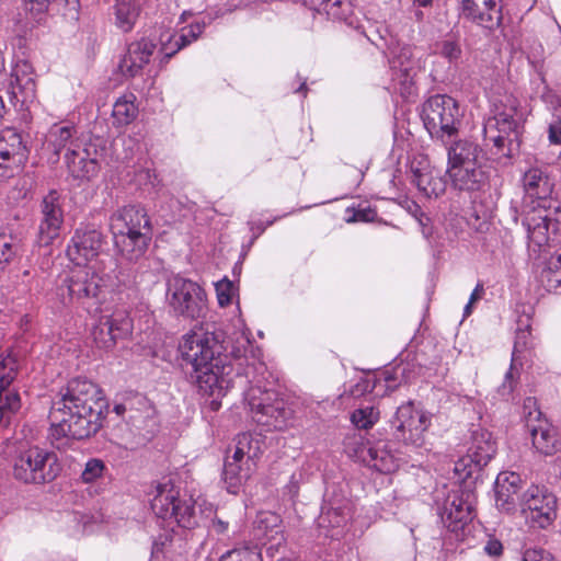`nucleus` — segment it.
<instances>
[{"instance_id":"nucleus-1","label":"nucleus","mask_w":561,"mask_h":561,"mask_svg":"<svg viewBox=\"0 0 561 561\" xmlns=\"http://www.w3.org/2000/svg\"><path fill=\"white\" fill-rule=\"evenodd\" d=\"M108 403L92 381L75 378L60 391L49 412L50 437L84 439L102 427Z\"/></svg>"},{"instance_id":"nucleus-2","label":"nucleus","mask_w":561,"mask_h":561,"mask_svg":"<svg viewBox=\"0 0 561 561\" xmlns=\"http://www.w3.org/2000/svg\"><path fill=\"white\" fill-rule=\"evenodd\" d=\"M214 332L192 330L182 336L179 352L192 366L197 386L208 396H224L232 387V366Z\"/></svg>"},{"instance_id":"nucleus-3","label":"nucleus","mask_w":561,"mask_h":561,"mask_svg":"<svg viewBox=\"0 0 561 561\" xmlns=\"http://www.w3.org/2000/svg\"><path fill=\"white\" fill-rule=\"evenodd\" d=\"M110 230L114 243L128 260H137L145 254L151 241V224L146 210L129 205L115 210L110 217Z\"/></svg>"},{"instance_id":"nucleus-4","label":"nucleus","mask_w":561,"mask_h":561,"mask_svg":"<svg viewBox=\"0 0 561 561\" xmlns=\"http://www.w3.org/2000/svg\"><path fill=\"white\" fill-rule=\"evenodd\" d=\"M262 450L260 442L249 433L234 438L233 451L225 461L222 479L229 493L237 494L255 471L256 460Z\"/></svg>"},{"instance_id":"nucleus-5","label":"nucleus","mask_w":561,"mask_h":561,"mask_svg":"<svg viewBox=\"0 0 561 561\" xmlns=\"http://www.w3.org/2000/svg\"><path fill=\"white\" fill-rule=\"evenodd\" d=\"M165 304L175 317L196 320L206 314L207 296L195 282L173 275L167 280Z\"/></svg>"},{"instance_id":"nucleus-6","label":"nucleus","mask_w":561,"mask_h":561,"mask_svg":"<svg viewBox=\"0 0 561 561\" xmlns=\"http://www.w3.org/2000/svg\"><path fill=\"white\" fill-rule=\"evenodd\" d=\"M60 470L57 455L39 446L20 449L13 462L14 478L24 483L50 482Z\"/></svg>"},{"instance_id":"nucleus-7","label":"nucleus","mask_w":561,"mask_h":561,"mask_svg":"<svg viewBox=\"0 0 561 561\" xmlns=\"http://www.w3.org/2000/svg\"><path fill=\"white\" fill-rule=\"evenodd\" d=\"M422 118L433 138L445 140L458 133L461 113L455 99L436 94L424 103Z\"/></svg>"},{"instance_id":"nucleus-8","label":"nucleus","mask_w":561,"mask_h":561,"mask_svg":"<svg viewBox=\"0 0 561 561\" xmlns=\"http://www.w3.org/2000/svg\"><path fill=\"white\" fill-rule=\"evenodd\" d=\"M245 400L256 423L268 430L282 431L287 427L291 413L276 391L251 387L245 392Z\"/></svg>"},{"instance_id":"nucleus-9","label":"nucleus","mask_w":561,"mask_h":561,"mask_svg":"<svg viewBox=\"0 0 561 561\" xmlns=\"http://www.w3.org/2000/svg\"><path fill=\"white\" fill-rule=\"evenodd\" d=\"M70 300L82 301L96 298L113 284V277L105 272L102 262L87 266L76 265L65 280Z\"/></svg>"},{"instance_id":"nucleus-10","label":"nucleus","mask_w":561,"mask_h":561,"mask_svg":"<svg viewBox=\"0 0 561 561\" xmlns=\"http://www.w3.org/2000/svg\"><path fill=\"white\" fill-rule=\"evenodd\" d=\"M492 116L484 123V137L495 147L503 148L506 139L516 133L518 102L511 94L500 95L492 101Z\"/></svg>"},{"instance_id":"nucleus-11","label":"nucleus","mask_w":561,"mask_h":561,"mask_svg":"<svg viewBox=\"0 0 561 561\" xmlns=\"http://www.w3.org/2000/svg\"><path fill=\"white\" fill-rule=\"evenodd\" d=\"M520 514L533 528H546L557 516V499L545 486L530 485L523 494Z\"/></svg>"},{"instance_id":"nucleus-12","label":"nucleus","mask_w":561,"mask_h":561,"mask_svg":"<svg viewBox=\"0 0 561 561\" xmlns=\"http://www.w3.org/2000/svg\"><path fill=\"white\" fill-rule=\"evenodd\" d=\"M552 202L525 210L522 224L527 231L529 245L541 248L549 240L550 230L561 236V209L552 207Z\"/></svg>"},{"instance_id":"nucleus-13","label":"nucleus","mask_w":561,"mask_h":561,"mask_svg":"<svg viewBox=\"0 0 561 561\" xmlns=\"http://www.w3.org/2000/svg\"><path fill=\"white\" fill-rule=\"evenodd\" d=\"M393 424L399 439L407 445L421 447L424 434L431 426V414L409 401L397 409Z\"/></svg>"},{"instance_id":"nucleus-14","label":"nucleus","mask_w":561,"mask_h":561,"mask_svg":"<svg viewBox=\"0 0 561 561\" xmlns=\"http://www.w3.org/2000/svg\"><path fill=\"white\" fill-rule=\"evenodd\" d=\"M496 453V443L490 432L477 430L471 434L467 454L455 463V472L461 478L470 477L489 463Z\"/></svg>"},{"instance_id":"nucleus-15","label":"nucleus","mask_w":561,"mask_h":561,"mask_svg":"<svg viewBox=\"0 0 561 561\" xmlns=\"http://www.w3.org/2000/svg\"><path fill=\"white\" fill-rule=\"evenodd\" d=\"M390 68L394 89L402 95L414 93V77L421 68V61L415 57V49L410 45H397L390 48Z\"/></svg>"},{"instance_id":"nucleus-16","label":"nucleus","mask_w":561,"mask_h":561,"mask_svg":"<svg viewBox=\"0 0 561 561\" xmlns=\"http://www.w3.org/2000/svg\"><path fill=\"white\" fill-rule=\"evenodd\" d=\"M103 245V236L96 229L76 230L68 247L67 256L76 265L87 266L95 262L104 261L100 259ZM105 267V264H103Z\"/></svg>"},{"instance_id":"nucleus-17","label":"nucleus","mask_w":561,"mask_h":561,"mask_svg":"<svg viewBox=\"0 0 561 561\" xmlns=\"http://www.w3.org/2000/svg\"><path fill=\"white\" fill-rule=\"evenodd\" d=\"M18 375V360L12 354L0 359V425H7L21 408L18 392L8 388Z\"/></svg>"},{"instance_id":"nucleus-18","label":"nucleus","mask_w":561,"mask_h":561,"mask_svg":"<svg viewBox=\"0 0 561 561\" xmlns=\"http://www.w3.org/2000/svg\"><path fill=\"white\" fill-rule=\"evenodd\" d=\"M64 222L62 198L51 190L42 201V220L38 228V242L49 245L59 236Z\"/></svg>"},{"instance_id":"nucleus-19","label":"nucleus","mask_w":561,"mask_h":561,"mask_svg":"<svg viewBox=\"0 0 561 561\" xmlns=\"http://www.w3.org/2000/svg\"><path fill=\"white\" fill-rule=\"evenodd\" d=\"M9 93L11 101L21 107L32 104L36 99V82L32 65L19 59L12 67Z\"/></svg>"},{"instance_id":"nucleus-20","label":"nucleus","mask_w":561,"mask_h":561,"mask_svg":"<svg viewBox=\"0 0 561 561\" xmlns=\"http://www.w3.org/2000/svg\"><path fill=\"white\" fill-rule=\"evenodd\" d=\"M523 187L525 191L523 217L525 210L548 204L553 191V184L548 175L539 168H530L523 176Z\"/></svg>"},{"instance_id":"nucleus-21","label":"nucleus","mask_w":561,"mask_h":561,"mask_svg":"<svg viewBox=\"0 0 561 561\" xmlns=\"http://www.w3.org/2000/svg\"><path fill=\"white\" fill-rule=\"evenodd\" d=\"M470 494L462 490L451 491L445 502L442 519L451 531H458L471 520Z\"/></svg>"},{"instance_id":"nucleus-22","label":"nucleus","mask_w":561,"mask_h":561,"mask_svg":"<svg viewBox=\"0 0 561 561\" xmlns=\"http://www.w3.org/2000/svg\"><path fill=\"white\" fill-rule=\"evenodd\" d=\"M411 182L427 198H437L446 191L445 180L425 159L411 163Z\"/></svg>"},{"instance_id":"nucleus-23","label":"nucleus","mask_w":561,"mask_h":561,"mask_svg":"<svg viewBox=\"0 0 561 561\" xmlns=\"http://www.w3.org/2000/svg\"><path fill=\"white\" fill-rule=\"evenodd\" d=\"M357 448L353 449V456L366 466L382 472L390 473L399 467V460L385 445L370 446L359 437Z\"/></svg>"},{"instance_id":"nucleus-24","label":"nucleus","mask_w":561,"mask_h":561,"mask_svg":"<svg viewBox=\"0 0 561 561\" xmlns=\"http://www.w3.org/2000/svg\"><path fill=\"white\" fill-rule=\"evenodd\" d=\"M461 15L472 23L492 30L501 21L499 0H462Z\"/></svg>"},{"instance_id":"nucleus-25","label":"nucleus","mask_w":561,"mask_h":561,"mask_svg":"<svg viewBox=\"0 0 561 561\" xmlns=\"http://www.w3.org/2000/svg\"><path fill=\"white\" fill-rule=\"evenodd\" d=\"M154 49L156 45L147 38L130 43L127 53L118 65L121 73L127 78L140 75L145 65L149 62Z\"/></svg>"},{"instance_id":"nucleus-26","label":"nucleus","mask_w":561,"mask_h":561,"mask_svg":"<svg viewBox=\"0 0 561 561\" xmlns=\"http://www.w3.org/2000/svg\"><path fill=\"white\" fill-rule=\"evenodd\" d=\"M520 476L513 471L500 472L495 480L496 507L506 513H513L517 506V493L522 489Z\"/></svg>"},{"instance_id":"nucleus-27","label":"nucleus","mask_w":561,"mask_h":561,"mask_svg":"<svg viewBox=\"0 0 561 561\" xmlns=\"http://www.w3.org/2000/svg\"><path fill=\"white\" fill-rule=\"evenodd\" d=\"M205 23L195 22L185 26L179 34H165L161 36V51L167 58L172 57L183 47L196 41L204 32Z\"/></svg>"},{"instance_id":"nucleus-28","label":"nucleus","mask_w":561,"mask_h":561,"mask_svg":"<svg viewBox=\"0 0 561 561\" xmlns=\"http://www.w3.org/2000/svg\"><path fill=\"white\" fill-rule=\"evenodd\" d=\"M351 517L352 510L350 503L324 506L318 518V525L321 528L328 529L325 536L334 538L340 535V529L347 524Z\"/></svg>"},{"instance_id":"nucleus-29","label":"nucleus","mask_w":561,"mask_h":561,"mask_svg":"<svg viewBox=\"0 0 561 561\" xmlns=\"http://www.w3.org/2000/svg\"><path fill=\"white\" fill-rule=\"evenodd\" d=\"M180 491L171 483L164 482L157 486L156 495L151 500L154 514L163 519L172 518L176 514Z\"/></svg>"},{"instance_id":"nucleus-30","label":"nucleus","mask_w":561,"mask_h":561,"mask_svg":"<svg viewBox=\"0 0 561 561\" xmlns=\"http://www.w3.org/2000/svg\"><path fill=\"white\" fill-rule=\"evenodd\" d=\"M446 172L449 176L453 187L458 191H477L480 190L484 183V174L477 167V163H473L470 167L465 165L447 170Z\"/></svg>"},{"instance_id":"nucleus-31","label":"nucleus","mask_w":561,"mask_h":561,"mask_svg":"<svg viewBox=\"0 0 561 561\" xmlns=\"http://www.w3.org/2000/svg\"><path fill=\"white\" fill-rule=\"evenodd\" d=\"M479 147L470 140H458L447 150V170L477 163Z\"/></svg>"},{"instance_id":"nucleus-32","label":"nucleus","mask_w":561,"mask_h":561,"mask_svg":"<svg viewBox=\"0 0 561 561\" xmlns=\"http://www.w3.org/2000/svg\"><path fill=\"white\" fill-rule=\"evenodd\" d=\"M23 251V239L11 228H0V271H3Z\"/></svg>"},{"instance_id":"nucleus-33","label":"nucleus","mask_w":561,"mask_h":561,"mask_svg":"<svg viewBox=\"0 0 561 561\" xmlns=\"http://www.w3.org/2000/svg\"><path fill=\"white\" fill-rule=\"evenodd\" d=\"M530 435L533 446L539 454L551 456L556 453V431L546 421H539L538 425L530 426Z\"/></svg>"},{"instance_id":"nucleus-34","label":"nucleus","mask_w":561,"mask_h":561,"mask_svg":"<svg viewBox=\"0 0 561 561\" xmlns=\"http://www.w3.org/2000/svg\"><path fill=\"white\" fill-rule=\"evenodd\" d=\"M145 1L146 0H116L114 5L116 26L123 32L131 31Z\"/></svg>"},{"instance_id":"nucleus-35","label":"nucleus","mask_w":561,"mask_h":561,"mask_svg":"<svg viewBox=\"0 0 561 561\" xmlns=\"http://www.w3.org/2000/svg\"><path fill=\"white\" fill-rule=\"evenodd\" d=\"M137 115L138 106L136 105V96L133 93L119 96L113 104V124L117 127L130 124Z\"/></svg>"},{"instance_id":"nucleus-36","label":"nucleus","mask_w":561,"mask_h":561,"mask_svg":"<svg viewBox=\"0 0 561 561\" xmlns=\"http://www.w3.org/2000/svg\"><path fill=\"white\" fill-rule=\"evenodd\" d=\"M8 156L11 159L24 161L26 160V149L23 145L22 137L12 128L0 131V156Z\"/></svg>"},{"instance_id":"nucleus-37","label":"nucleus","mask_w":561,"mask_h":561,"mask_svg":"<svg viewBox=\"0 0 561 561\" xmlns=\"http://www.w3.org/2000/svg\"><path fill=\"white\" fill-rule=\"evenodd\" d=\"M89 153L85 151V157H79V154L71 150L66 153V162L69 171L76 178H90L98 171V163L94 158H87Z\"/></svg>"},{"instance_id":"nucleus-38","label":"nucleus","mask_w":561,"mask_h":561,"mask_svg":"<svg viewBox=\"0 0 561 561\" xmlns=\"http://www.w3.org/2000/svg\"><path fill=\"white\" fill-rule=\"evenodd\" d=\"M101 318L119 340L128 336L133 331V320L124 309L114 310L111 314Z\"/></svg>"},{"instance_id":"nucleus-39","label":"nucleus","mask_w":561,"mask_h":561,"mask_svg":"<svg viewBox=\"0 0 561 561\" xmlns=\"http://www.w3.org/2000/svg\"><path fill=\"white\" fill-rule=\"evenodd\" d=\"M73 136V128L70 126L62 125H54L50 127L47 136L46 144L48 148H51L55 154H59V152L67 146V144L71 140Z\"/></svg>"},{"instance_id":"nucleus-40","label":"nucleus","mask_w":561,"mask_h":561,"mask_svg":"<svg viewBox=\"0 0 561 561\" xmlns=\"http://www.w3.org/2000/svg\"><path fill=\"white\" fill-rule=\"evenodd\" d=\"M92 337L95 346L104 351L112 350L119 340L102 318L93 328Z\"/></svg>"},{"instance_id":"nucleus-41","label":"nucleus","mask_w":561,"mask_h":561,"mask_svg":"<svg viewBox=\"0 0 561 561\" xmlns=\"http://www.w3.org/2000/svg\"><path fill=\"white\" fill-rule=\"evenodd\" d=\"M279 517L273 513H261L255 520V528L257 534L255 537L259 540L271 539L274 537L273 534H278L277 529Z\"/></svg>"},{"instance_id":"nucleus-42","label":"nucleus","mask_w":561,"mask_h":561,"mask_svg":"<svg viewBox=\"0 0 561 561\" xmlns=\"http://www.w3.org/2000/svg\"><path fill=\"white\" fill-rule=\"evenodd\" d=\"M230 345V355L233 358L240 359L245 358L247 360L251 356L253 359L256 358V352L249 339V336L239 332L232 337L229 342Z\"/></svg>"},{"instance_id":"nucleus-43","label":"nucleus","mask_w":561,"mask_h":561,"mask_svg":"<svg viewBox=\"0 0 561 561\" xmlns=\"http://www.w3.org/2000/svg\"><path fill=\"white\" fill-rule=\"evenodd\" d=\"M34 274L30 270L12 273L9 276L8 289L18 294H25L31 290Z\"/></svg>"},{"instance_id":"nucleus-44","label":"nucleus","mask_w":561,"mask_h":561,"mask_svg":"<svg viewBox=\"0 0 561 561\" xmlns=\"http://www.w3.org/2000/svg\"><path fill=\"white\" fill-rule=\"evenodd\" d=\"M379 417V412L373 407H366L355 410L352 413L351 420L352 423L358 428H369L371 427Z\"/></svg>"},{"instance_id":"nucleus-45","label":"nucleus","mask_w":561,"mask_h":561,"mask_svg":"<svg viewBox=\"0 0 561 561\" xmlns=\"http://www.w3.org/2000/svg\"><path fill=\"white\" fill-rule=\"evenodd\" d=\"M219 561H262V554L256 546L243 547L228 551Z\"/></svg>"},{"instance_id":"nucleus-46","label":"nucleus","mask_w":561,"mask_h":561,"mask_svg":"<svg viewBox=\"0 0 561 561\" xmlns=\"http://www.w3.org/2000/svg\"><path fill=\"white\" fill-rule=\"evenodd\" d=\"M543 277H546L550 290L561 287V252L551 257Z\"/></svg>"},{"instance_id":"nucleus-47","label":"nucleus","mask_w":561,"mask_h":561,"mask_svg":"<svg viewBox=\"0 0 561 561\" xmlns=\"http://www.w3.org/2000/svg\"><path fill=\"white\" fill-rule=\"evenodd\" d=\"M172 518L182 527L191 528L195 525L194 506L188 502L179 501L176 505V514Z\"/></svg>"},{"instance_id":"nucleus-48","label":"nucleus","mask_w":561,"mask_h":561,"mask_svg":"<svg viewBox=\"0 0 561 561\" xmlns=\"http://www.w3.org/2000/svg\"><path fill=\"white\" fill-rule=\"evenodd\" d=\"M306 7L318 11L324 12L333 18H341L337 8L342 4L341 0H301Z\"/></svg>"},{"instance_id":"nucleus-49","label":"nucleus","mask_w":561,"mask_h":561,"mask_svg":"<svg viewBox=\"0 0 561 561\" xmlns=\"http://www.w3.org/2000/svg\"><path fill=\"white\" fill-rule=\"evenodd\" d=\"M49 0H25V11L31 24L39 23L48 9Z\"/></svg>"},{"instance_id":"nucleus-50","label":"nucleus","mask_w":561,"mask_h":561,"mask_svg":"<svg viewBox=\"0 0 561 561\" xmlns=\"http://www.w3.org/2000/svg\"><path fill=\"white\" fill-rule=\"evenodd\" d=\"M217 300L220 307H227L231 304L234 296V288L231 280L224 278L215 285Z\"/></svg>"},{"instance_id":"nucleus-51","label":"nucleus","mask_w":561,"mask_h":561,"mask_svg":"<svg viewBox=\"0 0 561 561\" xmlns=\"http://www.w3.org/2000/svg\"><path fill=\"white\" fill-rule=\"evenodd\" d=\"M105 470V465L101 459H90L84 466L81 478L83 482L91 483L96 479L101 478Z\"/></svg>"},{"instance_id":"nucleus-52","label":"nucleus","mask_w":561,"mask_h":561,"mask_svg":"<svg viewBox=\"0 0 561 561\" xmlns=\"http://www.w3.org/2000/svg\"><path fill=\"white\" fill-rule=\"evenodd\" d=\"M24 161L11 159L8 156H0V180L12 178L20 172Z\"/></svg>"},{"instance_id":"nucleus-53","label":"nucleus","mask_w":561,"mask_h":561,"mask_svg":"<svg viewBox=\"0 0 561 561\" xmlns=\"http://www.w3.org/2000/svg\"><path fill=\"white\" fill-rule=\"evenodd\" d=\"M438 50L440 56L448 59V61H457L461 57V47L455 39H444L439 43Z\"/></svg>"},{"instance_id":"nucleus-54","label":"nucleus","mask_w":561,"mask_h":561,"mask_svg":"<svg viewBox=\"0 0 561 561\" xmlns=\"http://www.w3.org/2000/svg\"><path fill=\"white\" fill-rule=\"evenodd\" d=\"M518 377H519L518 369L515 368L514 365L512 364L510 369L507 370V373L504 376V380H503L502 385L499 388L500 394L503 397L510 396L514 391V389L517 385Z\"/></svg>"},{"instance_id":"nucleus-55","label":"nucleus","mask_w":561,"mask_h":561,"mask_svg":"<svg viewBox=\"0 0 561 561\" xmlns=\"http://www.w3.org/2000/svg\"><path fill=\"white\" fill-rule=\"evenodd\" d=\"M399 370H400L401 375L404 374V368H402V369L394 368L393 370H385L382 373V378H379L376 381L374 388L385 386L387 392H391V391L396 390L399 387V383H397Z\"/></svg>"},{"instance_id":"nucleus-56","label":"nucleus","mask_w":561,"mask_h":561,"mask_svg":"<svg viewBox=\"0 0 561 561\" xmlns=\"http://www.w3.org/2000/svg\"><path fill=\"white\" fill-rule=\"evenodd\" d=\"M529 340H530V331L528 329L519 330L516 333L514 351H513V358H512L513 362L515 360L516 355L528 346Z\"/></svg>"},{"instance_id":"nucleus-57","label":"nucleus","mask_w":561,"mask_h":561,"mask_svg":"<svg viewBox=\"0 0 561 561\" xmlns=\"http://www.w3.org/2000/svg\"><path fill=\"white\" fill-rule=\"evenodd\" d=\"M523 561H556V559L549 551L529 549L525 552Z\"/></svg>"},{"instance_id":"nucleus-58","label":"nucleus","mask_w":561,"mask_h":561,"mask_svg":"<svg viewBox=\"0 0 561 561\" xmlns=\"http://www.w3.org/2000/svg\"><path fill=\"white\" fill-rule=\"evenodd\" d=\"M377 217V213L376 210H374L373 208L370 207H363V208H358L354 211V215L351 219H348L347 221H354V222H369V221H374Z\"/></svg>"},{"instance_id":"nucleus-59","label":"nucleus","mask_w":561,"mask_h":561,"mask_svg":"<svg viewBox=\"0 0 561 561\" xmlns=\"http://www.w3.org/2000/svg\"><path fill=\"white\" fill-rule=\"evenodd\" d=\"M483 550L490 557H500L503 553V545L495 537H490Z\"/></svg>"},{"instance_id":"nucleus-60","label":"nucleus","mask_w":561,"mask_h":561,"mask_svg":"<svg viewBox=\"0 0 561 561\" xmlns=\"http://www.w3.org/2000/svg\"><path fill=\"white\" fill-rule=\"evenodd\" d=\"M548 139L552 145H561V119L550 123L548 128Z\"/></svg>"},{"instance_id":"nucleus-61","label":"nucleus","mask_w":561,"mask_h":561,"mask_svg":"<svg viewBox=\"0 0 561 561\" xmlns=\"http://www.w3.org/2000/svg\"><path fill=\"white\" fill-rule=\"evenodd\" d=\"M537 405V402L534 398H527L525 399L524 401V409L525 410H529L528 412V422L530 421V419H535V420H538V422L540 421V415H541V412L537 410L536 408Z\"/></svg>"},{"instance_id":"nucleus-62","label":"nucleus","mask_w":561,"mask_h":561,"mask_svg":"<svg viewBox=\"0 0 561 561\" xmlns=\"http://www.w3.org/2000/svg\"><path fill=\"white\" fill-rule=\"evenodd\" d=\"M298 490H299L298 481L293 476L289 483L286 485L287 494L290 497H295L298 494Z\"/></svg>"},{"instance_id":"nucleus-63","label":"nucleus","mask_w":561,"mask_h":561,"mask_svg":"<svg viewBox=\"0 0 561 561\" xmlns=\"http://www.w3.org/2000/svg\"><path fill=\"white\" fill-rule=\"evenodd\" d=\"M484 291L483 285L478 284L473 291L470 295L469 301L470 304H474L477 300H479Z\"/></svg>"},{"instance_id":"nucleus-64","label":"nucleus","mask_w":561,"mask_h":561,"mask_svg":"<svg viewBox=\"0 0 561 561\" xmlns=\"http://www.w3.org/2000/svg\"><path fill=\"white\" fill-rule=\"evenodd\" d=\"M542 99L545 102L550 103L552 106L558 107L561 105L560 100L554 96L550 91H547L542 94Z\"/></svg>"}]
</instances>
